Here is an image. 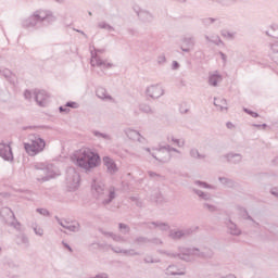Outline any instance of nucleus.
<instances>
[{
  "mask_svg": "<svg viewBox=\"0 0 278 278\" xmlns=\"http://www.w3.org/2000/svg\"><path fill=\"white\" fill-rule=\"evenodd\" d=\"M118 229L124 235H127V233H129V231H131V228L129 227V225L124 224V223L118 224Z\"/></svg>",
  "mask_w": 278,
  "mask_h": 278,
  "instance_id": "44",
  "label": "nucleus"
},
{
  "mask_svg": "<svg viewBox=\"0 0 278 278\" xmlns=\"http://www.w3.org/2000/svg\"><path fill=\"white\" fill-rule=\"evenodd\" d=\"M92 192L102 205H110L118 194H116V188L110 187L105 188V184L101 181L93 180V184L91 185Z\"/></svg>",
  "mask_w": 278,
  "mask_h": 278,
  "instance_id": "4",
  "label": "nucleus"
},
{
  "mask_svg": "<svg viewBox=\"0 0 278 278\" xmlns=\"http://www.w3.org/2000/svg\"><path fill=\"white\" fill-rule=\"evenodd\" d=\"M266 36L270 38H278V26H271L266 30Z\"/></svg>",
  "mask_w": 278,
  "mask_h": 278,
  "instance_id": "40",
  "label": "nucleus"
},
{
  "mask_svg": "<svg viewBox=\"0 0 278 278\" xmlns=\"http://www.w3.org/2000/svg\"><path fill=\"white\" fill-rule=\"evenodd\" d=\"M123 255H126L127 257H136V255H140V252L135 251L134 249H128L123 251Z\"/></svg>",
  "mask_w": 278,
  "mask_h": 278,
  "instance_id": "45",
  "label": "nucleus"
},
{
  "mask_svg": "<svg viewBox=\"0 0 278 278\" xmlns=\"http://www.w3.org/2000/svg\"><path fill=\"white\" fill-rule=\"evenodd\" d=\"M148 229H160V231H169L170 230V225L168 223L164 222H149L146 223Z\"/></svg>",
  "mask_w": 278,
  "mask_h": 278,
  "instance_id": "16",
  "label": "nucleus"
},
{
  "mask_svg": "<svg viewBox=\"0 0 278 278\" xmlns=\"http://www.w3.org/2000/svg\"><path fill=\"white\" fill-rule=\"evenodd\" d=\"M129 201L136 203L137 207H142V201H140V198L132 195L129 198Z\"/></svg>",
  "mask_w": 278,
  "mask_h": 278,
  "instance_id": "51",
  "label": "nucleus"
},
{
  "mask_svg": "<svg viewBox=\"0 0 278 278\" xmlns=\"http://www.w3.org/2000/svg\"><path fill=\"white\" fill-rule=\"evenodd\" d=\"M168 142H174V144L178 146L179 148L186 147V141L175 138L174 136L167 137Z\"/></svg>",
  "mask_w": 278,
  "mask_h": 278,
  "instance_id": "38",
  "label": "nucleus"
},
{
  "mask_svg": "<svg viewBox=\"0 0 278 278\" xmlns=\"http://www.w3.org/2000/svg\"><path fill=\"white\" fill-rule=\"evenodd\" d=\"M90 64L91 66H102V68H112L114 66L112 63H105V61L101 60L99 55L93 54V52H91Z\"/></svg>",
  "mask_w": 278,
  "mask_h": 278,
  "instance_id": "15",
  "label": "nucleus"
},
{
  "mask_svg": "<svg viewBox=\"0 0 278 278\" xmlns=\"http://www.w3.org/2000/svg\"><path fill=\"white\" fill-rule=\"evenodd\" d=\"M0 157H2L4 162H14V153L10 144L4 142L0 143Z\"/></svg>",
  "mask_w": 278,
  "mask_h": 278,
  "instance_id": "11",
  "label": "nucleus"
},
{
  "mask_svg": "<svg viewBox=\"0 0 278 278\" xmlns=\"http://www.w3.org/2000/svg\"><path fill=\"white\" fill-rule=\"evenodd\" d=\"M65 108H72V110H77L79 104L77 102H66Z\"/></svg>",
  "mask_w": 278,
  "mask_h": 278,
  "instance_id": "56",
  "label": "nucleus"
},
{
  "mask_svg": "<svg viewBox=\"0 0 278 278\" xmlns=\"http://www.w3.org/2000/svg\"><path fill=\"white\" fill-rule=\"evenodd\" d=\"M224 157L227 160V162H229V164H240V162H242V154L240 153L230 152Z\"/></svg>",
  "mask_w": 278,
  "mask_h": 278,
  "instance_id": "19",
  "label": "nucleus"
},
{
  "mask_svg": "<svg viewBox=\"0 0 278 278\" xmlns=\"http://www.w3.org/2000/svg\"><path fill=\"white\" fill-rule=\"evenodd\" d=\"M34 232L36 233V236H45V230L38 226L34 227Z\"/></svg>",
  "mask_w": 278,
  "mask_h": 278,
  "instance_id": "54",
  "label": "nucleus"
},
{
  "mask_svg": "<svg viewBox=\"0 0 278 278\" xmlns=\"http://www.w3.org/2000/svg\"><path fill=\"white\" fill-rule=\"evenodd\" d=\"M99 29H105L106 31H115L114 26L110 25L108 22L102 21L98 23Z\"/></svg>",
  "mask_w": 278,
  "mask_h": 278,
  "instance_id": "35",
  "label": "nucleus"
},
{
  "mask_svg": "<svg viewBox=\"0 0 278 278\" xmlns=\"http://www.w3.org/2000/svg\"><path fill=\"white\" fill-rule=\"evenodd\" d=\"M204 38L206 42H211L216 47H225V42L223 41V39H220V36L218 35H212L211 37L208 35H205Z\"/></svg>",
  "mask_w": 278,
  "mask_h": 278,
  "instance_id": "23",
  "label": "nucleus"
},
{
  "mask_svg": "<svg viewBox=\"0 0 278 278\" xmlns=\"http://www.w3.org/2000/svg\"><path fill=\"white\" fill-rule=\"evenodd\" d=\"M146 94L150 99H160V97H164V88L160 85H150L146 89Z\"/></svg>",
  "mask_w": 278,
  "mask_h": 278,
  "instance_id": "12",
  "label": "nucleus"
},
{
  "mask_svg": "<svg viewBox=\"0 0 278 278\" xmlns=\"http://www.w3.org/2000/svg\"><path fill=\"white\" fill-rule=\"evenodd\" d=\"M199 227H190V228H184V229H169L168 231V238L170 240H184V238H189V236H192L194 231H197Z\"/></svg>",
  "mask_w": 278,
  "mask_h": 278,
  "instance_id": "9",
  "label": "nucleus"
},
{
  "mask_svg": "<svg viewBox=\"0 0 278 278\" xmlns=\"http://www.w3.org/2000/svg\"><path fill=\"white\" fill-rule=\"evenodd\" d=\"M203 208L207 210V212H217L218 211L216 205L207 203V202L203 203Z\"/></svg>",
  "mask_w": 278,
  "mask_h": 278,
  "instance_id": "49",
  "label": "nucleus"
},
{
  "mask_svg": "<svg viewBox=\"0 0 278 278\" xmlns=\"http://www.w3.org/2000/svg\"><path fill=\"white\" fill-rule=\"evenodd\" d=\"M0 75L4 77V79H8V81L12 79V71H10L9 68L0 67Z\"/></svg>",
  "mask_w": 278,
  "mask_h": 278,
  "instance_id": "39",
  "label": "nucleus"
},
{
  "mask_svg": "<svg viewBox=\"0 0 278 278\" xmlns=\"http://www.w3.org/2000/svg\"><path fill=\"white\" fill-rule=\"evenodd\" d=\"M167 257H174V260H182V262H192L194 257L200 260H210L213 257L214 252L211 249H198V248H180L178 253L165 252Z\"/></svg>",
  "mask_w": 278,
  "mask_h": 278,
  "instance_id": "2",
  "label": "nucleus"
},
{
  "mask_svg": "<svg viewBox=\"0 0 278 278\" xmlns=\"http://www.w3.org/2000/svg\"><path fill=\"white\" fill-rule=\"evenodd\" d=\"M96 96L98 99H101L102 101H114V98L108 93V89L103 87H98L96 90Z\"/></svg>",
  "mask_w": 278,
  "mask_h": 278,
  "instance_id": "18",
  "label": "nucleus"
},
{
  "mask_svg": "<svg viewBox=\"0 0 278 278\" xmlns=\"http://www.w3.org/2000/svg\"><path fill=\"white\" fill-rule=\"evenodd\" d=\"M240 212H242V218H244L245 220H251L252 223L255 224L256 227H260V224L256 223L255 219H253V217H251V215H249V211H247V208L244 207H239Z\"/></svg>",
  "mask_w": 278,
  "mask_h": 278,
  "instance_id": "30",
  "label": "nucleus"
},
{
  "mask_svg": "<svg viewBox=\"0 0 278 278\" xmlns=\"http://www.w3.org/2000/svg\"><path fill=\"white\" fill-rule=\"evenodd\" d=\"M214 105L219 112H227V110H229L225 98H214Z\"/></svg>",
  "mask_w": 278,
  "mask_h": 278,
  "instance_id": "21",
  "label": "nucleus"
},
{
  "mask_svg": "<svg viewBox=\"0 0 278 278\" xmlns=\"http://www.w3.org/2000/svg\"><path fill=\"white\" fill-rule=\"evenodd\" d=\"M189 155L190 157H192L193 160H205V154H201L199 153V149L197 148H192L190 151H189Z\"/></svg>",
  "mask_w": 278,
  "mask_h": 278,
  "instance_id": "28",
  "label": "nucleus"
},
{
  "mask_svg": "<svg viewBox=\"0 0 278 278\" xmlns=\"http://www.w3.org/2000/svg\"><path fill=\"white\" fill-rule=\"evenodd\" d=\"M104 236H109L114 242H126L125 237L116 235L114 232H104Z\"/></svg>",
  "mask_w": 278,
  "mask_h": 278,
  "instance_id": "33",
  "label": "nucleus"
},
{
  "mask_svg": "<svg viewBox=\"0 0 278 278\" xmlns=\"http://www.w3.org/2000/svg\"><path fill=\"white\" fill-rule=\"evenodd\" d=\"M243 111L245 112V114H249L250 116H252V118H258L260 114L249 110V109H243Z\"/></svg>",
  "mask_w": 278,
  "mask_h": 278,
  "instance_id": "55",
  "label": "nucleus"
},
{
  "mask_svg": "<svg viewBox=\"0 0 278 278\" xmlns=\"http://www.w3.org/2000/svg\"><path fill=\"white\" fill-rule=\"evenodd\" d=\"M197 46V39L192 35H186L180 39V49L184 53H190V51H194V47Z\"/></svg>",
  "mask_w": 278,
  "mask_h": 278,
  "instance_id": "10",
  "label": "nucleus"
},
{
  "mask_svg": "<svg viewBox=\"0 0 278 278\" xmlns=\"http://www.w3.org/2000/svg\"><path fill=\"white\" fill-rule=\"evenodd\" d=\"M65 181L70 190H77V188H79L80 181L79 173H77V170L74 167H68L66 169Z\"/></svg>",
  "mask_w": 278,
  "mask_h": 278,
  "instance_id": "8",
  "label": "nucleus"
},
{
  "mask_svg": "<svg viewBox=\"0 0 278 278\" xmlns=\"http://www.w3.org/2000/svg\"><path fill=\"white\" fill-rule=\"evenodd\" d=\"M173 68H174V71H177V68H179V62L174 61L173 62Z\"/></svg>",
  "mask_w": 278,
  "mask_h": 278,
  "instance_id": "63",
  "label": "nucleus"
},
{
  "mask_svg": "<svg viewBox=\"0 0 278 278\" xmlns=\"http://www.w3.org/2000/svg\"><path fill=\"white\" fill-rule=\"evenodd\" d=\"M271 51V60H276L278 58V41L270 43Z\"/></svg>",
  "mask_w": 278,
  "mask_h": 278,
  "instance_id": "43",
  "label": "nucleus"
},
{
  "mask_svg": "<svg viewBox=\"0 0 278 278\" xmlns=\"http://www.w3.org/2000/svg\"><path fill=\"white\" fill-rule=\"evenodd\" d=\"M151 199L154 201V203H162V201H164V197L160 191L154 192Z\"/></svg>",
  "mask_w": 278,
  "mask_h": 278,
  "instance_id": "47",
  "label": "nucleus"
},
{
  "mask_svg": "<svg viewBox=\"0 0 278 278\" xmlns=\"http://www.w3.org/2000/svg\"><path fill=\"white\" fill-rule=\"evenodd\" d=\"M38 214L41 216H51V213L47 208H37Z\"/></svg>",
  "mask_w": 278,
  "mask_h": 278,
  "instance_id": "53",
  "label": "nucleus"
},
{
  "mask_svg": "<svg viewBox=\"0 0 278 278\" xmlns=\"http://www.w3.org/2000/svg\"><path fill=\"white\" fill-rule=\"evenodd\" d=\"M218 181L227 188H233V180L227 177H219Z\"/></svg>",
  "mask_w": 278,
  "mask_h": 278,
  "instance_id": "37",
  "label": "nucleus"
},
{
  "mask_svg": "<svg viewBox=\"0 0 278 278\" xmlns=\"http://www.w3.org/2000/svg\"><path fill=\"white\" fill-rule=\"evenodd\" d=\"M191 190L194 194H197V197H199V199L201 201H212V193L204 192V191H202L200 189H197V188H192Z\"/></svg>",
  "mask_w": 278,
  "mask_h": 278,
  "instance_id": "25",
  "label": "nucleus"
},
{
  "mask_svg": "<svg viewBox=\"0 0 278 278\" xmlns=\"http://www.w3.org/2000/svg\"><path fill=\"white\" fill-rule=\"evenodd\" d=\"M49 93L45 90L34 91V100L40 108H46L47 103H49Z\"/></svg>",
  "mask_w": 278,
  "mask_h": 278,
  "instance_id": "13",
  "label": "nucleus"
},
{
  "mask_svg": "<svg viewBox=\"0 0 278 278\" xmlns=\"http://www.w3.org/2000/svg\"><path fill=\"white\" fill-rule=\"evenodd\" d=\"M157 151V154H152V157L156 160V162H161V164H167V162H170V153H178L181 154V151L177 150V148H173L169 144L160 146L155 149Z\"/></svg>",
  "mask_w": 278,
  "mask_h": 278,
  "instance_id": "6",
  "label": "nucleus"
},
{
  "mask_svg": "<svg viewBox=\"0 0 278 278\" xmlns=\"http://www.w3.org/2000/svg\"><path fill=\"white\" fill-rule=\"evenodd\" d=\"M144 264H157L160 263V260H154L153 255H146L143 258Z\"/></svg>",
  "mask_w": 278,
  "mask_h": 278,
  "instance_id": "50",
  "label": "nucleus"
},
{
  "mask_svg": "<svg viewBox=\"0 0 278 278\" xmlns=\"http://www.w3.org/2000/svg\"><path fill=\"white\" fill-rule=\"evenodd\" d=\"M124 134H126L127 138H129V140H140L141 135L138 130H134L131 128H127L124 130Z\"/></svg>",
  "mask_w": 278,
  "mask_h": 278,
  "instance_id": "27",
  "label": "nucleus"
},
{
  "mask_svg": "<svg viewBox=\"0 0 278 278\" xmlns=\"http://www.w3.org/2000/svg\"><path fill=\"white\" fill-rule=\"evenodd\" d=\"M220 278H238L233 274H228L227 276H222Z\"/></svg>",
  "mask_w": 278,
  "mask_h": 278,
  "instance_id": "64",
  "label": "nucleus"
},
{
  "mask_svg": "<svg viewBox=\"0 0 278 278\" xmlns=\"http://www.w3.org/2000/svg\"><path fill=\"white\" fill-rule=\"evenodd\" d=\"M270 192H271V194H273L274 197H277V198H278V187L273 188V189L270 190Z\"/></svg>",
  "mask_w": 278,
  "mask_h": 278,
  "instance_id": "61",
  "label": "nucleus"
},
{
  "mask_svg": "<svg viewBox=\"0 0 278 278\" xmlns=\"http://www.w3.org/2000/svg\"><path fill=\"white\" fill-rule=\"evenodd\" d=\"M112 251H114V253H122L125 251V249H121V248H112Z\"/></svg>",
  "mask_w": 278,
  "mask_h": 278,
  "instance_id": "60",
  "label": "nucleus"
},
{
  "mask_svg": "<svg viewBox=\"0 0 278 278\" xmlns=\"http://www.w3.org/2000/svg\"><path fill=\"white\" fill-rule=\"evenodd\" d=\"M139 110L143 112V114H155V111L147 103L139 104Z\"/></svg>",
  "mask_w": 278,
  "mask_h": 278,
  "instance_id": "31",
  "label": "nucleus"
},
{
  "mask_svg": "<svg viewBox=\"0 0 278 278\" xmlns=\"http://www.w3.org/2000/svg\"><path fill=\"white\" fill-rule=\"evenodd\" d=\"M0 216L4 220L7 225L16 229V231H21V223L16 220L14 216V212L10 207H2L0 211Z\"/></svg>",
  "mask_w": 278,
  "mask_h": 278,
  "instance_id": "7",
  "label": "nucleus"
},
{
  "mask_svg": "<svg viewBox=\"0 0 278 278\" xmlns=\"http://www.w3.org/2000/svg\"><path fill=\"white\" fill-rule=\"evenodd\" d=\"M92 134L96 136V138H102V140H112V136L109 134H104L99 130H93Z\"/></svg>",
  "mask_w": 278,
  "mask_h": 278,
  "instance_id": "42",
  "label": "nucleus"
},
{
  "mask_svg": "<svg viewBox=\"0 0 278 278\" xmlns=\"http://www.w3.org/2000/svg\"><path fill=\"white\" fill-rule=\"evenodd\" d=\"M226 225H227L228 231H229V233H231V236H240V233H242V230H240V228H238V225L232 223L231 219H228V223H226Z\"/></svg>",
  "mask_w": 278,
  "mask_h": 278,
  "instance_id": "26",
  "label": "nucleus"
},
{
  "mask_svg": "<svg viewBox=\"0 0 278 278\" xmlns=\"http://www.w3.org/2000/svg\"><path fill=\"white\" fill-rule=\"evenodd\" d=\"M216 21L218 20L214 17H205V18H202V25H204L205 27H210V25H214Z\"/></svg>",
  "mask_w": 278,
  "mask_h": 278,
  "instance_id": "46",
  "label": "nucleus"
},
{
  "mask_svg": "<svg viewBox=\"0 0 278 278\" xmlns=\"http://www.w3.org/2000/svg\"><path fill=\"white\" fill-rule=\"evenodd\" d=\"M226 127H227V129H233V127H236V126L233 125V123L228 122V123L226 124Z\"/></svg>",
  "mask_w": 278,
  "mask_h": 278,
  "instance_id": "62",
  "label": "nucleus"
},
{
  "mask_svg": "<svg viewBox=\"0 0 278 278\" xmlns=\"http://www.w3.org/2000/svg\"><path fill=\"white\" fill-rule=\"evenodd\" d=\"M56 21L58 17L53 14V11L39 9L23 20L22 27H24V29H40L45 26V23H47V25H53Z\"/></svg>",
  "mask_w": 278,
  "mask_h": 278,
  "instance_id": "1",
  "label": "nucleus"
},
{
  "mask_svg": "<svg viewBox=\"0 0 278 278\" xmlns=\"http://www.w3.org/2000/svg\"><path fill=\"white\" fill-rule=\"evenodd\" d=\"M59 112H65V113H68V112H71V109H68V106H60L59 108Z\"/></svg>",
  "mask_w": 278,
  "mask_h": 278,
  "instance_id": "59",
  "label": "nucleus"
},
{
  "mask_svg": "<svg viewBox=\"0 0 278 278\" xmlns=\"http://www.w3.org/2000/svg\"><path fill=\"white\" fill-rule=\"evenodd\" d=\"M165 275L167 276H177V275H186L184 268H178L177 265H169L166 270Z\"/></svg>",
  "mask_w": 278,
  "mask_h": 278,
  "instance_id": "20",
  "label": "nucleus"
},
{
  "mask_svg": "<svg viewBox=\"0 0 278 278\" xmlns=\"http://www.w3.org/2000/svg\"><path fill=\"white\" fill-rule=\"evenodd\" d=\"M148 175L150 177V179H154V181H164V176H162V174H157L155 172H148Z\"/></svg>",
  "mask_w": 278,
  "mask_h": 278,
  "instance_id": "41",
  "label": "nucleus"
},
{
  "mask_svg": "<svg viewBox=\"0 0 278 278\" xmlns=\"http://www.w3.org/2000/svg\"><path fill=\"white\" fill-rule=\"evenodd\" d=\"M45 147H47V141H45L38 134L28 135V142L24 143V149L30 157H35L38 153H42Z\"/></svg>",
  "mask_w": 278,
  "mask_h": 278,
  "instance_id": "5",
  "label": "nucleus"
},
{
  "mask_svg": "<svg viewBox=\"0 0 278 278\" xmlns=\"http://www.w3.org/2000/svg\"><path fill=\"white\" fill-rule=\"evenodd\" d=\"M34 97V93H31V91L29 90H25L24 91V98L27 100V101H31V98Z\"/></svg>",
  "mask_w": 278,
  "mask_h": 278,
  "instance_id": "58",
  "label": "nucleus"
},
{
  "mask_svg": "<svg viewBox=\"0 0 278 278\" xmlns=\"http://www.w3.org/2000/svg\"><path fill=\"white\" fill-rule=\"evenodd\" d=\"M64 229H67L68 231H73L74 233H77L81 229V226L78 222H74L73 224H70L67 226H64Z\"/></svg>",
  "mask_w": 278,
  "mask_h": 278,
  "instance_id": "32",
  "label": "nucleus"
},
{
  "mask_svg": "<svg viewBox=\"0 0 278 278\" xmlns=\"http://www.w3.org/2000/svg\"><path fill=\"white\" fill-rule=\"evenodd\" d=\"M137 16L142 21L143 23H153V14L147 10H140L137 12Z\"/></svg>",
  "mask_w": 278,
  "mask_h": 278,
  "instance_id": "22",
  "label": "nucleus"
},
{
  "mask_svg": "<svg viewBox=\"0 0 278 278\" xmlns=\"http://www.w3.org/2000/svg\"><path fill=\"white\" fill-rule=\"evenodd\" d=\"M220 36L226 38V40H236V33H231L227 29L220 30Z\"/></svg>",
  "mask_w": 278,
  "mask_h": 278,
  "instance_id": "34",
  "label": "nucleus"
},
{
  "mask_svg": "<svg viewBox=\"0 0 278 278\" xmlns=\"http://www.w3.org/2000/svg\"><path fill=\"white\" fill-rule=\"evenodd\" d=\"M35 169L36 170H42L45 173V175H47L49 173V166L42 164V163H38L35 165Z\"/></svg>",
  "mask_w": 278,
  "mask_h": 278,
  "instance_id": "48",
  "label": "nucleus"
},
{
  "mask_svg": "<svg viewBox=\"0 0 278 278\" xmlns=\"http://www.w3.org/2000/svg\"><path fill=\"white\" fill-rule=\"evenodd\" d=\"M194 186H198L199 188H204L205 190H215V187L201 180H195Z\"/></svg>",
  "mask_w": 278,
  "mask_h": 278,
  "instance_id": "36",
  "label": "nucleus"
},
{
  "mask_svg": "<svg viewBox=\"0 0 278 278\" xmlns=\"http://www.w3.org/2000/svg\"><path fill=\"white\" fill-rule=\"evenodd\" d=\"M75 164L76 166H79V168H84V170H92V168L99 166L101 156L90 149H83L75 154Z\"/></svg>",
  "mask_w": 278,
  "mask_h": 278,
  "instance_id": "3",
  "label": "nucleus"
},
{
  "mask_svg": "<svg viewBox=\"0 0 278 278\" xmlns=\"http://www.w3.org/2000/svg\"><path fill=\"white\" fill-rule=\"evenodd\" d=\"M149 242H151V240L147 237H136L134 240V244H136L137 247H143V244H149Z\"/></svg>",
  "mask_w": 278,
  "mask_h": 278,
  "instance_id": "29",
  "label": "nucleus"
},
{
  "mask_svg": "<svg viewBox=\"0 0 278 278\" xmlns=\"http://www.w3.org/2000/svg\"><path fill=\"white\" fill-rule=\"evenodd\" d=\"M220 81H223V75H220L218 71L208 74V85L213 86V88H216Z\"/></svg>",
  "mask_w": 278,
  "mask_h": 278,
  "instance_id": "17",
  "label": "nucleus"
},
{
  "mask_svg": "<svg viewBox=\"0 0 278 278\" xmlns=\"http://www.w3.org/2000/svg\"><path fill=\"white\" fill-rule=\"evenodd\" d=\"M16 244H18V247H24V249H29V238H27V235L25 233L17 235Z\"/></svg>",
  "mask_w": 278,
  "mask_h": 278,
  "instance_id": "24",
  "label": "nucleus"
},
{
  "mask_svg": "<svg viewBox=\"0 0 278 278\" xmlns=\"http://www.w3.org/2000/svg\"><path fill=\"white\" fill-rule=\"evenodd\" d=\"M102 160L109 175H116V173H118V166H116V162H114L112 157L104 156Z\"/></svg>",
  "mask_w": 278,
  "mask_h": 278,
  "instance_id": "14",
  "label": "nucleus"
},
{
  "mask_svg": "<svg viewBox=\"0 0 278 278\" xmlns=\"http://www.w3.org/2000/svg\"><path fill=\"white\" fill-rule=\"evenodd\" d=\"M54 218H55L56 223H59V225L61 227H63V229H64V227H68V225L71 224L64 219H60V217H58V216H55Z\"/></svg>",
  "mask_w": 278,
  "mask_h": 278,
  "instance_id": "52",
  "label": "nucleus"
},
{
  "mask_svg": "<svg viewBox=\"0 0 278 278\" xmlns=\"http://www.w3.org/2000/svg\"><path fill=\"white\" fill-rule=\"evenodd\" d=\"M157 64L162 65V64H166V55L161 54L157 56Z\"/></svg>",
  "mask_w": 278,
  "mask_h": 278,
  "instance_id": "57",
  "label": "nucleus"
}]
</instances>
